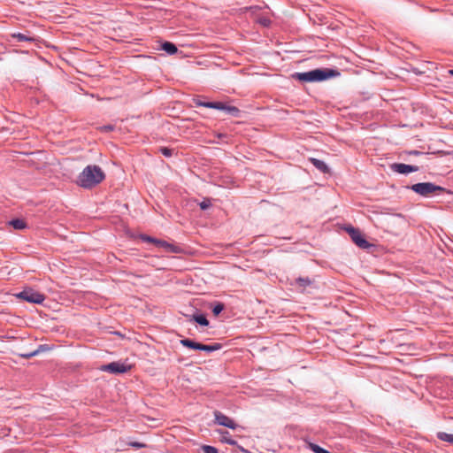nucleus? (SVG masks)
<instances>
[{
    "instance_id": "nucleus-13",
    "label": "nucleus",
    "mask_w": 453,
    "mask_h": 453,
    "mask_svg": "<svg viewBox=\"0 0 453 453\" xmlns=\"http://www.w3.org/2000/svg\"><path fill=\"white\" fill-rule=\"evenodd\" d=\"M313 166L322 173L331 176V170L324 161L313 158Z\"/></svg>"
},
{
    "instance_id": "nucleus-15",
    "label": "nucleus",
    "mask_w": 453,
    "mask_h": 453,
    "mask_svg": "<svg viewBox=\"0 0 453 453\" xmlns=\"http://www.w3.org/2000/svg\"><path fill=\"white\" fill-rule=\"evenodd\" d=\"M222 348V344L221 343H213V344H203V343H199V347H198V350H202V351H205V352H213V351H216V350H219Z\"/></svg>"
},
{
    "instance_id": "nucleus-5",
    "label": "nucleus",
    "mask_w": 453,
    "mask_h": 453,
    "mask_svg": "<svg viewBox=\"0 0 453 453\" xmlns=\"http://www.w3.org/2000/svg\"><path fill=\"white\" fill-rule=\"evenodd\" d=\"M341 76L337 68H316L313 69V82H322Z\"/></svg>"
},
{
    "instance_id": "nucleus-23",
    "label": "nucleus",
    "mask_w": 453,
    "mask_h": 453,
    "mask_svg": "<svg viewBox=\"0 0 453 453\" xmlns=\"http://www.w3.org/2000/svg\"><path fill=\"white\" fill-rule=\"evenodd\" d=\"M296 283L300 288H306L307 286H309L311 283V280L308 277H306V278L299 277V278L296 279Z\"/></svg>"
},
{
    "instance_id": "nucleus-3",
    "label": "nucleus",
    "mask_w": 453,
    "mask_h": 453,
    "mask_svg": "<svg viewBox=\"0 0 453 453\" xmlns=\"http://www.w3.org/2000/svg\"><path fill=\"white\" fill-rule=\"evenodd\" d=\"M407 188L411 189L416 194L424 197H429L434 193L453 194L451 191L446 189L445 188L438 186L433 182H418L411 186H408Z\"/></svg>"
},
{
    "instance_id": "nucleus-29",
    "label": "nucleus",
    "mask_w": 453,
    "mask_h": 453,
    "mask_svg": "<svg viewBox=\"0 0 453 453\" xmlns=\"http://www.w3.org/2000/svg\"><path fill=\"white\" fill-rule=\"evenodd\" d=\"M51 348L48 344H41L38 346V348L35 350L36 351V355L42 351L50 350Z\"/></svg>"
},
{
    "instance_id": "nucleus-10",
    "label": "nucleus",
    "mask_w": 453,
    "mask_h": 453,
    "mask_svg": "<svg viewBox=\"0 0 453 453\" xmlns=\"http://www.w3.org/2000/svg\"><path fill=\"white\" fill-rule=\"evenodd\" d=\"M137 238H139L143 242L151 243V244H154L156 247L163 248L165 250L169 246V242H166L165 240H161V239H157V238L150 236V235H148L146 234H139L137 235Z\"/></svg>"
},
{
    "instance_id": "nucleus-11",
    "label": "nucleus",
    "mask_w": 453,
    "mask_h": 453,
    "mask_svg": "<svg viewBox=\"0 0 453 453\" xmlns=\"http://www.w3.org/2000/svg\"><path fill=\"white\" fill-rule=\"evenodd\" d=\"M186 318L188 321L196 323L201 326H208L210 324L206 315L199 311L191 315H186Z\"/></svg>"
},
{
    "instance_id": "nucleus-19",
    "label": "nucleus",
    "mask_w": 453,
    "mask_h": 453,
    "mask_svg": "<svg viewBox=\"0 0 453 453\" xmlns=\"http://www.w3.org/2000/svg\"><path fill=\"white\" fill-rule=\"evenodd\" d=\"M293 78L303 82H311V71L305 73H296L292 75Z\"/></svg>"
},
{
    "instance_id": "nucleus-37",
    "label": "nucleus",
    "mask_w": 453,
    "mask_h": 453,
    "mask_svg": "<svg viewBox=\"0 0 453 453\" xmlns=\"http://www.w3.org/2000/svg\"><path fill=\"white\" fill-rule=\"evenodd\" d=\"M240 449L242 450V453H251L250 450L248 449H244L243 448L240 447Z\"/></svg>"
},
{
    "instance_id": "nucleus-39",
    "label": "nucleus",
    "mask_w": 453,
    "mask_h": 453,
    "mask_svg": "<svg viewBox=\"0 0 453 453\" xmlns=\"http://www.w3.org/2000/svg\"><path fill=\"white\" fill-rule=\"evenodd\" d=\"M319 19L320 23H319V24H318V26H319V27H322V25H323V23H322V22H323V19H322V18H319Z\"/></svg>"
},
{
    "instance_id": "nucleus-33",
    "label": "nucleus",
    "mask_w": 453,
    "mask_h": 453,
    "mask_svg": "<svg viewBox=\"0 0 453 453\" xmlns=\"http://www.w3.org/2000/svg\"><path fill=\"white\" fill-rule=\"evenodd\" d=\"M407 153H408V155H412V156H418V155L422 154V152H421V151H419V150H410V151H408Z\"/></svg>"
},
{
    "instance_id": "nucleus-27",
    "label": "nucleus",
    "mask_w": 453,
    "mask_h": 453,
    "mask_svg": "<svg viewBox=\"0 0 453 453\" xmlns=\"http://www.w3.org/2000/svg\"><path fill=\"white\" fill-rule=\"evenodd\" d=\"M115 127H116L114 125L108 124V125H104V126L100 127L98 129L101 132L109 133V132L114 131Z\"/></svg>"
},
{
    "instance_id": "nucleus-20",
    "label": "nucleus",
    "mask_w": 453,
    "mask_h": 453,
    "mask_svg": "<svg viewBox=\"0 0 453 453\" xmlns=\"http://www.w3.org/2000/svg\"><path fill=\"white\" fill-rule=\"evenodd\" d=\"M165 252H167V253H175V254H182V253H185V250L180 245H176L174 243H170L169 242V246L165 250Z\"/></svg>"
},
{
    "instance_id": "nucleus-7",
    "label": "nucleus",
    "mask_w": 453,
    "mask_h": 453,
    "mask_svg": "<svg viewBox=\"0 0 453 453\" xmlns=\"http://www.w3.org/2000/svg\"><path fill=\"white\" fill-rule=\"evenodd\" d=\"M131 369V365L121 363L119 361L104 365L100 368L101 371L109 372L111 374H123L129 372Z\"/></svg>"
},
{
    "instance_id": "nucleus-22",
    "label": "nucleus",
    "mask_w": 453,
    "mask_h": 453,
    "mask_svg": "<svg viewBox=\"0 0 453 453\" xmlns=\"http://www.w3.org/2000/svg\"><path fill=\"white\" fill-rule=\"evenodd\" d=\"M437 438L442 441H447L453 444V434L445 432L437 433Z\"/></svg>"
},
{
    "instance_id": "nucleus-38",
    "label": "nucleus",
    "mask_w": 453,
    "mask_h": 453,
    "mask_svg": "<svg viewBox=\"0 0 453 453\" xmlns=\"http://www.w3.org/2000/svg\"><path fill=\"white\" fill-rule=\"evenodd\" d=\"M218 137H219V138L226 137V134H218Z\"/></svg>"
},
{
    "instance_id": "nucleus-35",
    "label": "nucleus",
    "mask_w": 453,
    "mask_h": 453,
    "mask_svg": "<svg viewBox=\"0 0 453 453\" xmlns=\"http://www.w3.org/2000/svg\"><path fill=\"white\" fill-rule=\"evenodd\" d=\"M312 23H313V32L316 31L318 33H320V31H318V29H317V23H316V20L314 19L312 20Z\"/></svg>"
},
{
    "instance_id": "nucleus-25",
    "label": "nucleus",
    "mask_w": 453,
    "mask_h": 453,
    "mask_svg": "<svg viewBox=\"0 0 453 453\" xmlns=\"http://www.w3.org/2000/svg\"><path fill=\"white\" fill-rule=\"evenodd\" d=\"M212 206L211 198H203V200L199 203V207L202 211H205Z\"/></svg>"
},
{
    "instance_id": "nucleus-41",
    "label": "nucleus",
    "mask_w": 453,
    "mask_h": 453,
    "mask_svg": "<svg viewBox=\"0 0 453 453\" xmlns=\"http://www.w3.org/2000/svg\"><path fill=\"white\" fill-rule=\"evenodd\" d=\"M449 73L450 75H452V76H453V69H450V70L449 71Z\"/></svg>"
},
{
    "instance_id": "nucleus-24",
    "label": "nucleus",
    "mask_w": 453,
    "mask_h": 453,
    "mask_svg": "<svg viewBox=\"0 0 453 453\" xmlns=\"http://www.w3.org/2000/svg\"><path fill=\"white\" fill-rule=\"evenodd\" d=\"M158 151L165 157H171L173 155L174 150L168 147H160Z\"/></svg>"
},
{
    "instance_id": "nucleus-16",
    "label": "nucleus",
    "mask_w": 453,
    "mask_h": 453,
    "mask_svg": "<svg viewBox=\"0 0 453 453\" xmlns=\"http://www.w3.org/2000/svg\"><path fill=\"white\" fill-rule=\"evenodd\" d=\"M212 314L218 317L226 308L225 304L221 302L215 301L210 303Z\"/></svg>"
},
{
    "instance_id": "nucleus-17",
    "label": "nucleus",
    "mask_w": 453,
    "mask_h": 453,
    "mask_svg": "<svg viewBox=\"0 0 453 453\" xmlns=\"http://www.w3.org/2000/svg\"><path fill=\"white\" fill-rule=\"evenodd\" d=\"M9 225L16 230H22L27 227V224L22 219H13L9 221Z\"/></svg>"
},
{
    "instance_id": "nucleus-32",
    "label": "nucleus",
    "mask_w": 453,
    "mask_h": 453,
    "mask_svg": "<svg viewBox=\"0 0 453 453\" xmlns=\"http://www.w3.org/2000/svg\"><path fill=\"white\" fill-rule=\"evenodd\" d=\"M129 445H131L132 447H134L135 449H140V448L145 447L144 444H142V443L136 442V441L130 442Z\"/></svg>"
},
{
    "instance_id": "nucleus-21",
    "label": "nucleus",
    "mask_w": 453,
    "mask_h": 453,
    "mask_svg": "<svg viewBox=\"0 0 453 453\" xmlns=\"http://www.w3.org/2000/svg\"><path fill=\"white\" fill-rule=\"evenodd\" d=\"M221 438L220 441L222 442H226L230 445L236 444V441L232 439L230 434L227 431H220Z\"/></svg>"
},
{
    "instance_id": "nucleus-34",
    "label": "nucleus",
    "mask_w": 453,
    "mask_h": 453,
    "mask_svg": "<svg viewBox=\"0 0 453 453\" xmlns=\"http://www.w3.org/2000/svg\"><path fill=\"white\" fill-rule=\"evenodd\" d=\"M304 444H305L306 449H311V441H309L308 440H305Z\"/></svg>"
},
{
    "instance_id": "nucleus-40",
    "label": "nucleus",
    "mask_w": 453,
    "mask_h": 453,
    "mask_svg": "<svg viewBox=\"0 0 453 453\" xmlns=\"http://www.w3.org/2000/svg\"><path fill=\"white\" fill-rule=\"evenodd\" d=\"M6 431H8V432H9V429H4V431L3 432V434H4V435H8V433H7Z\"/></svg>"
},
{
    "instance_id": "nucleus-14",
    "label": "nucleus",
    "mask_w": 453,
    "mask_h": 453,
    "mask_svg": "<svg viewBox=\"0 0 453 453\" xmlns=\"http://www.w3.org/2000/svg\"><path fill=\"white\" fill-rule=\"evenodd\" d=\"M160 49L169 55H174L178 51L177 46L173 42L168 41L161 42Z\"/></svg>"
},
{
    "instance_id": "nucleus-2",
    "label": "nucleus",
    "mask_w": 453,
    "mask_h": 453,
    "mask_svg": "<svg viewBox=\"0 0 453 453\" xmlns=\"http://www.w3.org/2000/svg\"><path fill=\"white\" fill-rule=\"evenodd\" d=\"M193 103L196 107H205V108H211L215 110L223 111L226 113L239 118L241 115V110L237 108L236 106L229 105L225 102H211L206 101L205 96H196L193 98Z\"/></svg>"
},
{
    "instance_id": "nucleus-12",
    "label": "nucleus",
    "mask_w": 453,
    "mask_h": 453,
    "mask_svg": "<svg viewBox=\"0 0 453 453\" xmlns=\"http://www.w3.org/2000/svg\"><path fill=\"white\" fill-rule=\"evenodd\" d=\"M12 39H15L17 42H36L37 39L34 36L30 35V32L27 31L26 34L23 33H13L11 35Z\"/></svg>"
},
{
    "instance_id": "nucleus-18",
    "label": "nucleus",
    "mask_w": 453,
    "mask_h": 453,
    "mask_svg": "<svg viewBox=\"0 0 453 453\" xmlns=\"http://www.w3.org/2000/svg\"><path fill=\"white\" fill-rule=\"evenodd\" d=\"M180 344L188 349L198 350L199 343L192 339L185 338L180 340Z\"/></svg>"
},
{
    "instance_id": "nucleus-1",
    "label": "nucleus",
    "mask_w": 453,
    "mask_h": 453,
    "mask_svg": "<svg viewBox=\"0 0 453 453\" xmlns=\"http://www.w3.org/2000/svg\"><path fill=\"white\" fill-rule=\"evenodd\" d=\"M105 179V173L100 166L96 165H87L79 174L76 183L78 186L91 189Z\"/></svg>"
},
{
    "instance_id": "nucleus-6",
    "label": "nucleus",
    "mask_w": 453,
    "mask_h": 453,
    "mask_svg": "<svg viewBox=\"0 0 453 453\" xmlns=\"http://www.w3.org/2000/svg\"><path fill=\"white\" fill-rule=\"evenodd\" d=\"M344 230L349 234L352 242L357 247L361 249H368L372 246L371 243L365 238V236L358 228H356L351 225H348L344 226Z\"/></svg>"
},
{
    "instance_id": "nucleus-31",
    "label": "nucleus",
    "mask_w": 453,
    "mask_h": 453,
    "mask_svg": "<svg viewBox=\"0 0 453 453\" xmlns=\"http://www.w3.org/2000/svg\"><path fill=\"white\" fill-rule=\"evenodd\" d=\"M313 453H330L328 450L321 448L320 446L313 443Z\"/></svg>"
},
{
    "instance_id": "nucleus-28",
    "label": "nucleus",
    "mask_w": 453,
    "mask_h": 453,
    "mask_svg": "<svg viewBox=\"0 0 453 453\" xmlns=\"http://www.w3.org/2000/svg\"><path fill=\"white\" fill-rule=\"evenodd\" d=\"M201 449L203 450L204 453H219L218 449L210 445H203L201 446Z\"/></svg>"
},
{
    "instance_id": "nucleus-9",
    "label": "nucleus",
    "mask_w": 453,
    "mask_h": 453,
    "mask_svg": "<svg viewBox=\"0 0 453 453\" xmlns=\"http://www.w3.org/2000/svg\"><path fill=\"white\" fill-rule=\"evenodd\" d=\"M389 168L394 173L404 175L419 170V167L417 165H406L403 163H393L389 165Z\"/></svg>"
},
{
    "instance_id": "nucleus-26",
    "label": "nucleus",
    "mask_w": 453,
    "mask_h": 453,
    "mask_svg": "<svg viewBox=\"0 0 453 453\" xmlns=\"http://www.w3.org/2000/svg\"><path fill=\"white\" fill-rule=\"evenodd\" d=\"M257 23L265 27H269L272 24V20L265 16H262L257 19Z\"/></svg>"
},
{
    "instance_id": "nucleus-30",
    "label": "nucleus",
    "mask_w": 453,
    "mask_h": 453,
    "mask_svg": "<svg viewBox=\"0 0 453 453\" xmlns=\"http://www.w3.org/2000/svg\"><path fill=\"white\" fill-rule=\"evenodd\" d=\"M19 356L25 359H29L35 356H36V351H31V352H26V353H20Z\"/></svg>"
},
{
    "instance_id": "nucleus-36",
    "label": "nucleus",
    "mask_w": 453,
    "mask_h": 453,
    "mask_svg": "<svg viewBox=\"0 0 453 453\" xmlns=\"http://www.w3.org/2000/svg\"><path fill=\"white\" fill-rule=\"evenodd\" d=\"M324 58V56H323V55H315V54H313V58L320 59V58Z\"/></svg>"
},
{
    "instance_id": "nucleus-4",
    "label": "nucleus",
    "mask_w": 453,
    "mask_h": 453,
    "mask_svg": "<svg viewBox=\"0 0 453 453\" xmlns=\"http://www.w3.org/2000/svg\"><path fill=\"white\" fill-rule=\"evenodd\" d=\"M16 297L30 303L41 304L45 300V295L35 290L32 288H25L22 291L16 294Z\"/></svg>"
},
{
    "instance_id": "nucleus-8",
    "label": "nucleus",
    "mask_w": 453,
    "mask_h": 453,
    "mask_svg": "<svg viewBox=\"0 0 453 453\" xmlns=\"http://www.w3.org/2000/svg\"><path fill=\"white\" fill-rule=\"evenodd\" d=\"M214 418H215L214 422L217 425H219V426H222L225 427H228L233 430L236 429L239 426L234 419L227 417L226 415H225L224 413H222L219 411H214Z\"/></svg>"
}]
</instances>
